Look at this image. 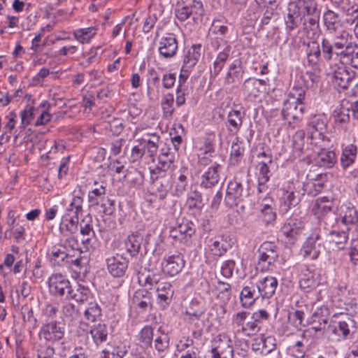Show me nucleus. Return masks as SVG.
<instances>
[{"label": "nucleus", "instance_id": "f257e3e1", "mask_svg": "<svg viewBox=\"0 0 358 358\" xmlns=\"http://www.w3.org/2000/svg\"><path fill=\"white\" fill-rule=\"evenodd\" d=\"M320 9L317 0H292L285 16L287 33L297 29L301 24L308 38H314L320 31Z\"/></svg>", "mask_w": 358, "mask_h": 358}, {"label": "nucleus", "instance_id": "f03ea898", "mask_svg": "<svg viewBox=\"0 0 358 358\" xmlns=\"http://www.w3.org/2000/svg\"><path fill=\"white\" fill-rule=\"evenodd\" d=\"M328 330L338 341L351 339L357 332V322L348 315L334 316L328 325Z\"/></svg>", "mask_w": 358, "mask_h": 358}, {"label": "nucleus", "instance_id": "7ed1b4c3", "mask_svg": "<svg viewBox=\"0 0 358 358\" xmlns=\"http://www.w3.org/2000/svg\"><path fill=\"white\" fill-rule=\"evenodd\" d=\"M166 171L159 168L150 169V178L155 189L154 195L160 201L167 197L172 185L171 176Z\"/></svg>", "mask_w": 358, "mask_h": 358}, {"label": "nucleus", "instance_id": "20e7f679", "mask_svg": "<svg viewBox=\"0 0 358 358\" xmlns=\"http://www.w3.org/2000/svg\"><path fill=\"white\" fill-rule=\"evenodd\" d=\"M66 324L63 320L47 321L40 328L38 336L48 342H57L65 334Z\"/></svg>", "mask_w": 358, "mask_h": 358}, {"label": "nucleus", "instance_id": "39448f33", "mask_svg": "<svg viewBox=\"0 0 358 358\" xmlns=\"http://www.w3.org/2000/svg\"><path fill=\"white\" fill-rule=\"evenodd\" d=\"M248 194V190L244 189L241 182L234 178L228 183L224 202L229 207L238 206Z\"/></svg>", "mask_w": 358, "mask_h": 358}, {"label": "nucleus", "instance_id": "423d86ee", "mask_svg": "<svg viewBox=\"0 0 358 358\" xmlns=\"http://www.w3.org/2000/svg\"><path fill=\"white\" fill-rule=\"evenodd\" d=\"M304 107L296 104V101L287 99L283 103L281 111L283 120L287 122L288 126L292 129L298 127L303 113Z\"/></svg>", "mask_w": 358, "mask_h": 358}, {"label": "nucleus", "instance_id": "0eeeda50", "mask_svg": "<svg viewBox=\"0 0 358 358\" xmlns=\"http://www.w3.org/2000/svg\"><path fill=\"white\" fill-rule=\"evenodd\" d=\"M333 43L334 49L339 52L340 61L343 57H348L353 52L352 36L346 30L338 31L334 38Z\"/></svg>", "mask_w": 358, "mask_h": 358}, {"label": "nucleus", "instance_id": "6e6552de", "mask_svg": "<svg viewBox=\"0 0 358 358\" xmlns=\"http://www.w3.org/2000/svg\"><path fill=\"white\" fill-rule=\"evenodd\" d=\"M320 229H315L304 242L301 252L306 258L316 259L320 253L322 243Z\"/></svg>", "mask_w": 358, "mask_h": 358}, {"label": "nucleus", "instance_id": "1a4fd4ad", "mask_svg": "<svg viewBox=\"0 0 358 358\" xmlns=\"http://www.w3.org/2000/svg\"><path fill=\"white\" fill-rule=\"evenodd\" d=\"M48 288L50 293L55 296H63L65 293L68 294L71 289L69 280L60 273H54L48 278Z\"/></svg>", "mask_w": 358, "mask_h": 358}, {"label": "nucleus", "instance_id": "9d476101", "mask_svg": "<svg viewBox=\"0 0 358 358\" xmlns=\"http://www.w3.org/2000/svg\"><path fill=\"white\" fill-rule=\"evenodd\" d=\"M327 118L324 115H315L310 118L307 125L308 133L312 139L320 138L322 140L327 129Z\"/></svg>", "mask_w": 358, "mask_h": 358}, {"label": "nucleus", "instance_id": "9b49d317", "mask_svg": "<svg viewBox=\"0 0 358 358\" xmlns=\"http://www.w3.org/2000/svg\"><path fill=\"white\" fill-rule=\"evenodd\" d=\"M341 62L339 66L332 68L331 82L335 87L345 90L352 82L353 75Z\"/></svg>", "mask_w": 358, "mask_h": 358}, {"label": "nucleus", "instance_id": "f8f14e48", "mask_svg": "<svg viewBox=\"0 0 358 358\" xmlns=\"http://www.w3.org/2000/svg\"><path fill=\"white\" fill-rule=\"evenodd\" d=\"M185 266V260L181 254L177 253L164 257L162 268L164 273L174 276L179 273Z\"/></svg>", "mask_w": 358, "mask_h": 358}, {"label": "nucleus", "instance_id": "ddd939ff", "mask_svg": "<svg viewBox=\"0 0 358 358\" xmlns=\"http://www.w3.org/2000/svg\"><path fill=\"white\" fill-rule=\"evenodd\" d=\"M109 273L115 278L122 277L127 269L129 261L122 255L117 254L106 259Z\"/></svg>", "mask_w": 358, "mask_h": 358}, {"label": "nucleus", "instance_id": "4468645a", "mask_svg": "<svg viewBox=\"0 0 358 358\" xmlns=\"http://www.w3.org/2000/svg\"><path fill=\"white\" fill-rule=\"evenodd\" d=\"M234 241L229 236H221L217 239H210L208 250L215 257H221L231 248Z\"/></svg>", "mask_w": 358, "mask_h": 358}, {"label": "nucleus", "instance_id": "2eb2a0df", "mask_svg": "<svg viewBox=\"0 0 358 358\" xmlns=\"http://www.w3.org/2000/svg\"><path fill=\"white\" fill-rule=\"evenodd\" d=\"M162 57L168 59L173 57L178 50V41L173 34H166L160 38L158 47Z\"/></svg>", "mask_w": 358, "mask_h": 358}, {"label": "nucleus", "instance_id": "dca6fc26", "mask_svg": "<svg viewBox=\"0 0 358 358\" xmlns=\"http://www.w3.org/2000/svg\"><path fill=\"white\" fill-rule=\"evenodd\" d=\"M220 166L214 163L203 171L201 176V187L205 189H211L220 181Z\"/></svg>", "mask_w": 358, "mask_h": 358}, {"label": "nucleus", "instance_id": "f3484780", "mask_svg": "<svg viewBox=\"0 0 358 358\" xmlns=\"http://www.w3.org/2000/svg\"><path fill=\"white\" fill-rule=\"evenodd\" d=\"M177 152L174 148H171V144L164 143L161 148L159 162L155 168L168 171L176 159Z\"/></svg>", "mask_w": 358, "mask_h": 358}, {"label": "nucleus", "instance_id": "a211bd4d", "mask_svg": "<svg viewBox=\"0 0 358 358\" xmlns=\"http://www.w3.org/2000/svg\"><path fill=\"white\" fill-rule=\"evenodd\" d=\"M80 328H83V331L89 332L96 345H99L107 341L108 338V327L106 324L99 323L94 324L90 329L87 328L86 322H80Z\"/></svg>", "mask_w": 358, "mask_h": 358}, {"label": "nucleus", "instance_id": "6ab92c4d", "mask_svg": "<svg viewBox=\"0 0 358 358\" xmlns=\"http://www.w3.org/2000/svg\"><path fill=\"white\" fill-rule=\"evenodd\" d=\"M193 226L191 222H183L171 230L170 236L180 242L187 241L195 232Z\"/></svg>", "mask_w": 358, "mask_h": 358}, {"label": "nucleus", "instance_id": "aec40b11", "mask_svg": "<svg viewBox=\"0 0 358 358\" xmlns=\"http://www.w3.org/2000/svg\"><path fill=\"white\" fill-rule=\"evenodd\" d=\"M257 289L262 298H271L276 290L278 286V280L273 276H266L260 279L257 283Z\"/></svg>", "mask_w": 358, "mask_h": 358}, {"label": "nucleus", "instance_id": "412c9836", "mask_svg": "<svg viewBox=\"0 0 358 358\" xmlns=\"http://www.w3.org/2000/svg\"><path fill=\"white\" fill-rule=\"evenodd\" d=\"M339 221L345 226L358 225V208L350 204L341 206Z\"/></svg>", "mask_w": 358, "mask_h": 358}, {"label": "nucleus", "instance_id": "4be33fe9", "mask_svg": "<svg viewBox=\"0 0 358 358\" xmlns=\"http://www.w3.org/2000/svg\"><path fill=\"white\" fill-rule=\"evenodd\" d=\"M304 227V223L301 220L289 218L281 228V232L291 241L296 239Z\"/></svg>", "mask_w": 358, "mask_h": 358}, {"label": "nucleus", "instance_id": "5701e85b", "mask_svg": "<svg viewBox=\"0 0 358 358\" xmlns=\"http://www.w3.org/2000/svg\"><path fill=\"white\" fill-rule=\"evenodd\" d=\"M259 260L267 262L268 265L273 264L278 257L277 246L271 242L263 243L259 249Z\"/></svg>", "mask_w": 358, "mask_h": 358}, {"label": "nucleus", "instance_id": "b1692460", "mask_svg": "<svg viewBox=\"0 0 358 358\" xmlns=\"http://www.w3.org/2000/svg\"><path fill=\"white\" fill-rule=\"evenodd\" d=\"M261 296L257 285L250 283V285L244 287L240 294L241 303L243 307L249 308Z\"/></svg>", "mask_w": 358, "mask_h": 358}, {"label": "nucleus", "instance_id": "393cba45", "mask_svg": "<svg viewBox=\"0 0 358 358\" xmlns=\"http://www.w3.org/2000/svg\"><path fill=\"white\" fill-rule=\"evenodd\" d=\"M265 84L264 80L250 78L243 83V92L248 97L257 98L262 92Z\"/></svg>", "mask_w": 358, "mask_h": 358}, {"label": "nucleus", "instance_id": "a878e982", "mask_svg": "<svg viewBox=\"0 0 358 358\" xmlns=\"http://www.w3.org/2000/svg\"><path fill=\"white\" fill-rule=\"evenodd\" d=\"M244 115V113H242L240 110L235 109L231 110L228 113L225 125L231 134H236L238 133L243 124Z\"/></svg>", "mask_w": 358, "mask_h": 358}, {"label": "nucleus", "instance_id": "bb28decb", "mask_svg": "<svg viewBox=\"0 0 358 358\" xmlns=\"http://www.w3.org/2000/svg\"><path fill=\"white\" fill-rule=\"evenodd\" d=\"M92 293L88 287L81 284H78L75 287H71L68 291L66 298L69 299H73L76 301L83 303L87 301L91 297Z\"/></svg>", "mask_w": 358, "mask_h": 358}, {"label": "nucleus", "instance_id": "cd10ccee", "mask_svg": "<svg viewBox=\"0 0 358 358\" xmlns=\"http://www.w3.org/2000/svg\"><path fill=\"white\" fill-rule=\"evenodd\" d=\"M143 242V237L138 233L129 235L124 241V249L131 257L136 256L141 249Z\"/></svg>", "mask_w": 358, "mask_h": 358}, {"label": "nucleus", "instance_id": "c85d7f7f", "mask_svg": "<svg viewBox=\"0 0 358 358\" xmlns=\"http://www.w3.org/2000/svg\"><path fill=\"white\" fill-rule=\"evenodd\" d=\"M78 219L70 215V214L64 215L59 225V231L62 236H69L77 233Z\"/></svg>", "mask_w": 358, "mask_h": 358}, {"label": "nucleus", "instance_id": "c756f323", "mask_svg": "<svg viewBox=\"0 0 358 358\" xmlns=\"http://www.w3.org/2000/svg\"><path fill=\"white\" fill-rule=\"evenodd\" d=\"M243 73L241 62L234 60L229 66L227 73L224 77V85H229L239 82L240 79L242 78Z\"/></svg>", "mask_w": 358, "mask_h": 358}, {"label": "nucleus", "instance_id": "7c9ffc66", "mask_svg": "<svg viewBox=\"0 0 358 358\" xmlns=\"http://www.w3.org/2000/svg\"><path fill=\"white\" fill-rule=\"evenodd\" d=\"M133 304L145 310L148 307L152 306V295L146 289H139L135 292L132 297Z\"/></svg>", "mask_w": 358, "mask_h": 358}, {"label": "nucleus", "instance_id": "2f4dec72", "mask_svg": "<svg viewBox=\"0 0 358 358\" xmlns=\"http://www.w3.org/2000/svg\"><path fill=\"white\" fill-rule=\"evenodd\" d=\"M323 21L327 30L330 34H336L341 27L338 14L331 9H327L324 13Z\"/></svg>", "mask_w": 358, "mask_h": 358}, {"label": "nucleus", "instance_id": "473e14b6", "mask_svg": "<svg viewBox=\"0 0 358 358\" xmlns=\"http://www.w3.org/2000/svg\"><path fill=\"white\" fill-rule=\"evenodd\" d=\"M320 284L315 275L309 269L306 268L299 280V286L306 292H310Z\"/></svg>", "mask_w": 358, "mask_h": 358}, {"label": "nucleus", "instance_id": "72a5a7b5", "mask_svg": "<svg viewBox=\"0 0 358 358\" xmlns=\"http://www.w3.org/2000/svg\"><path fill=\"white\" fill-rule=\"evenodd\" d=\"M306 52L308 64L312 66H317L322 56V51L319 43L316 41H309L307 43Z\"/></svg>", "mask_w": 358, "mask_h": 358}, {"label": "nucleus", "instance_id": "f704fd0d", "mask_svg": "<svg viewBox=\"0 0 358 358\" xmlns=\"http://www.w3.org/2000/svg\"><path fill=\"white\" fill-rule=\"evenodd\" d=\"M315 163L321 167L331 168L336 162V156L334 152L322 150L315 158Z\"/></svg>", "mask_w": 358, "mask_h": 358}, {"label": "nucleus", "instance_id": "c9c22d12", "mask_svg": "<svg viewBox=\"0 0 358 358\" xmlns=\"http://www.w3.org/2000/svg\"><path fill=\"white\" fill-rule=\"evenodd\" d=\"M333 203L327 197H320L315 200L312 211L318 218H320L331 211Z\"/></svg>", "mask_w": 358, "mask_h": 358}, {"label": "nucleus", "instance_id": "e433bc0d", "mask_svg": "<svg viewBox=\"0 0 358 358\" xmlns=\"http://www.w3.org/2000/svg\"><path fill=\"white\" fill-rule=\"evenodd\" d=\"M201 45L195 44L192 45L185 52L183 57V64L187 67H194L199 60L201 55Z\"/></svg>", "mask_w": 358, "mask_h": 358}, {"label": "nucleus", "instance_id": "4c0bfd02", "mask_svg": "<svg viewBox=\"0 0 358 358\" xmlns=\"http://www.w3.org/2000/svg\"><path fill=\"white\" fill-rule=\"evenodd\" d=\"M357 147L351 143L345 145L341 157V164L343 169H346L352 165L357 157Z\"/></svg>", "mask_w": 358, "mask_h": 358}, {"label": "nucleus", "instance_id": "58836bf2", "mask_svg": "<svg viewBox=\"0 0 358 358\" xmlns=\"http://www.w3.org/2000/svg\"><path fill=\"white\" fill-rule=\"evenodd\" d=\"M164 280V278L159 273H150L148 275L145 276L141 274L138 276V282L141 285L145 287L148 290L152 288H157L158 285Z\"/></svg>", "mask_w": 358, "mask_h": 358}, {"label": "nucleus", "instance_id": "ea45409f", "mask_svg": "<svg viewBox=\"0 0 358 358\" xmlns=\"http://www.w3.org/2000/svg\"><path fill=\"white\" fill-rule=\"evenodd\" d=\"M321 51L324 59L330 62L334 59L339 58V52L334 49V43L327 38H322L321 41Z\"/></svg>", "mask_w": 358, "mask_h": 358}, {"label": "nucleus", "instance_id": "a19ab883", "mask_svg": "<svg viewBox=\"0 0 358 358\" xmlns=\"http://www.w3.org/2000/svg\"><path fill=\"white\" fill-rule=\"evenodd\" d=\"M250 315V312L242 310L232 315L231 325L235 334H240L245 331V326L246 320Z\"/></svg>", "mask_w": 358, "mask_h": 358}, {"label": "nucleus", "instance_id": "79ce46f5", "mask_svg": "<svg viewBox=\"0 0 358 358\" xmlns=\"http://www.w3.org/2000/svg\"><path fill=\"white\" fill-rule=\"evenodd\" d=\"M138 342L143 348H151L153 342L154 329L150 325L145 326L138 334Z\"/></svg>", "mask_w": 358, "mask_h": 358}, {"label": "nucleus", "instance_id": "37998d69", "mask_svg": "<svg viewBox=\"0 0 358 358\" xmlns=\"http://www.w3.org/2000/svg\"><path fill=\"white\" fill-rule=\"evenodd\" d=\"M102 316L101 306L96 302H90L84 311V317L88 322H95Z\"/></svg>", "mask_w": 358, "mask_h": 358}, {"label": "nucleus", "instance_id": "c03bdc74", "mask_svg": "<svg viewBox=\"0 0 358 358\" xmlns=\"http://www.w3.org/2000/svg\"><path fill=\"white\" fill-rule=\"evenodd\" d=\"M272 157H266L265 159L258 162L257 164V180L269 181L271 173L268 165L272 163Z\"/></svg>", "mask_w": 358, "mask_h": 358}, {"label": "nucleus", "instance_id": "a18cd8bd", "mask_svg": "<svg viewBox=\"0 0 358 358\" xmlns=\"http://www.w3.org/2000/svg\"><path fill=\"white\" fill-rule=\"evenodd\" d=\"M341 10L345 16L347 24L352 25L358 19V4L353 1H350L345 6H343Z\"/></svg>", "mask_w": 358, "mask_h": 358}, {"label": "nucleus", "instance_id": "49530a36", "mask_svg": "<svg viewBox=\"0 0 358 358\" xmlns=\"http://www.w3.org/2000/svg\"><path fill=\"white\" fill-rule=\"evenodd\" d=\"M83 202L84 200L83 196L74 195L69 206L66 208V211L68 212L67 214H70V215L73 217L79 218V216L83 214Z\"/></svg>", "mask_w": 358, "mask_h": 358}, {"label": "nucleus", "instance_id": "de8ad7c7", "mask_svg": "<svg viewBox=\"0 0 358 358\" xmlns=\"http://www.w3.org/2000/svg\"><path fill=\"white\" fill-rule=\"evenodd\" d=\"M171 287L172 286L171 283L164 279V280L160 282L156 288L158 299H160V301L168 303L173 294Z\"/></svg>", "mask_w": 358, "mask_h": 358}, {"label": "nucleus", "instance_id": "09e8293b", "mask_svg": "<svg viewBox=\"0 0 358 358\" xmlns=\"http://www.w3.org/2000/svg\"><path fill=\"white\" fill-rule=\"evenodd\" d=\"M257 345H261V353L268 355L275 349V339L273 336H262L257 338Z\"/></svg>", "mask_w": 358, "mask_h": 358}, {"label": "nucleus", "instance_id": "8fccbe9b", "mask_svg": "<svg viewBox=\"0 0 358 358\" xmlns=\"http://www.w3.org/2000/svg\"><path fill=\"white\" fill-rule=\"evenodd\" d=\"M106 195V187L103 185L96 187L88 193V202L90 206H99Z\"/></svg>", "mask_w": 358, "mask_h": 358}, {"label": "nucleus", "instance_id": "3c124183", "mask_svg": "<svg viewBox=\"0 0 358 358\" xmlns=\"http://www.w3.org/2000/svg\"><path fill=\"white\" fill-rule=\"evenodd\" d=\"M155 349L159 352L162 353L167 350L170 345V338L168 334H159L155 335L153 340Z\"/></svg>", "mask_w": 358, "mask_h": 358}, {"label": "nucleus", "instance_id": "603ef678", "mask_svg": "<svg viewBox=\"0 0 358 358\" xmlns=\"http://www.w3.org/2000/svg\"><path fill=\"white\" fill-rule=\"evenodd\" d=\"M187 203L189 209L196 208L197 210L201 209L205 204L201 192L196 190L190 192Z\"/></svg>", "mask_w": 358, "mask_h": 358}, {"label": "nucleus", "instance_id": "864d4df0", "mask_svg": "<svg viewBox=\"0 0 358 358\" xmlns=\"http://www.w3.org/2000/svg\"><path fill=\"white\" fill-rule=\"evenodd\" d=\"M213 358H233L234 350L231 345H218L211 350Z\"/></svg>", "mask_w": 358, "mask_h": 358}, {"label": "nucleus", "instance_id": "5fc2aeb1", "mask_svg": "<svg viewBox=\"0 0 358 358\" xmlns=\"http://www.w3.org/2000/svg\"><path fill=\"white\" fill-rule=\"evenodd\" d=\"M95 34V29L92 27L80 29L74 31L75 38L81 43H88Z\"/></svg>", "mask_w": 358, "mask_h": 358}, {"label": "nucleus", "instance_id": "6e6d98bb", "mask_svg": "<svg viewBox=\"0 0 358 358\" xmlns=\"http://www.w3.org/2000/svg\"><path fill=\"white\" fill-rule=\"evenodd\" d=\"M329 241L334 243L338 249L344 248V245L348 240V235L345 231H332L329 233Z\"/></svg>", "mask_w": 358, "mask_h": 358}, {"label": "nucleus", "instance_id": "4d7b16f0", "mask_svg": "<svg viewBox=\"0 0 358 358\" xmlns=\"http://www.w3.org/2000/svg\"><path fill=\"white\" fill-rule=\"evenodd\" d=\"M187 170H184L178 178L173 189V194L176 196L182 195L185 191L188 184Z\"/></svg>", "mask_w": 358, "mask_h": 358}, {"label": "nucleus", "instance_id": "13d9d810", "mask_svg": "<svg viewBox=\"0 0 358 358\" xmlns=\"http://www.w3.org/2000/svg\"><path fill=\"white\" fill-rule=\"evenodd\" d=\"M334 121L341 127H345L350 122V109L341 107L338 111H335Z\"/></svg>", "mask_w": 358, "mask_h": 358}, {"label": "nucleus", "instance_id": "bf43d9fd", "mask_svg": "<svg viewBox=\"0 0 358 358\" xmlns=\"http://www.w3.org/2000/svg\"><path fill=\"white\" fill-rule=\"evenodd\" d=\"M62 311L65 317L71 320H76L80 315L79 309L72 303H66L63 305Z\"/></svg>", "mask_w": 358, "mask_h": 358}, {"label": "nucleus", "instance_id": "052dcab7", "mask_svg": "<svg viewBox=\"0 0 358 358\" xmlns=\"http://www.w3.org/2000/svg\"><path fill=\"white\" fill-rule=\"evenodd\" d=\"M329 314V309L327 306L317 307L312 315L313 320H314V323L325 322L327 324Z\"/></svg>", "mask_w": 358, "mask_h": 358}, {"label": "nucleus", "instance_id": "680f3d73", "mask_svg": "<svg viewBox=\"0 0 358 358\" xmlns=\"http://www.w3.org/2000/svg\"><path fill=\"white\" fill-rule=\"evenodd\" d=\"M173 104V96L172 94H168L163 97L161 105L162 107L164 116L166 118H169L172 116L174 110Z\"/></svg>", "mask_w": 358, "mask_h": 358}, {"label": "nucleus", "instance_id": "e2e57ef3", "mask_svg": "<svg viewBox=\"0 0 358 358\" xmlns=\"http://www.w3.org/2000/svg\"><path fill=\"white\" fill-rule=\"evenodd\" d=\"M300 200L299 193L296 194L294 192H287L283 201V206L285 207V210L287 211L292 207H295L299 203Z\"/></svg>", "mask_w": 358, "mask_h": 358}, {"label": "nucleus", "instance_id": "0e129e2a", "mask_svg": "<svg viewBox=\"0 0 358 358\" xmlns=\"http://www.w3.org/2000/svg\"><path fill=\"white\" fill-rule=\"evenodd\" d=\"M263 221L266 224L273 222L276 217V213L272 208L271 204L266 203L261 209Z\"/></svg>", "mask_w": 358, "mask_h": 358}, {"label": "nucleus", "instance_id": "69168bd1", "mask_svg": "<svg viewBox=\"0 0 358 358\" xmlns=\"http://www.w3.org/2000/svg\"><path fill=\"white\" fill-rule=\"evenodd\" d=\"M53 247L52 250V259L57 264H61L66 259L69 257H72L73 255L68 253L66 250L63 248Z\"/></svg>", "mask_w": 358, "mask_h": 358}, {"label": "nucleus", "instance_id": "338daca9", "mask_svg": "<svg viewBox=\"0 0 358 358\" xmlns=\"http://www.w3.org/2000/svg\"><path fill=\"white\" fill-rule=\"evenodd\" d=\"M126 140L124 138H117L113 141L110 145V153L113 155H117L121 153L122 149L124 153H126L127 145H126Z\"/></svg>", "mask_w": 358, "mask_h": 358}, {"label": "nucleus", "instance_id": "774afa93", "mask_svg": "<svg viewBox=\"0 0 358 358\" xmlns=\"http://www.w3.org/2000/svg\"><path fill=\"white\" fill-rule=\"evenodd\" d=\"M64 239H61L62 244L61 247L64 248L66 250L70 249L72 251H79L80 246L78 241L72 235L69 236H62Z\"/></svg>", "mask_w": 358, "mask_h": 358}]
</instances>
